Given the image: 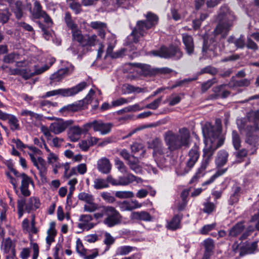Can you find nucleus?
I'll use <instances>...</instances> for the list:
<instances>
[{"mask_svg": "<svg viewBox=\"0 0 259 259\" xmlns=\"http://www.w3.org/2000/svg\"><path fill=\"white\" fill-rule=\"evenodd\" d=\"M221 131V121L219 119H216L215 125L207 122L203 126L202 132L205 138L206 146L203 150V158L200 167L190 180V183L196 182L204 175L205 169L212 160L214 151L224 144L223 139H218Z\"/></svg>", "mask_w": 259, "mask_h": 259, "instance_id": "1", "label": "nucleus"}, {"mask_svg": "<svg viewBox=\"0 0 259 259\" xmlns=\"http://www.w3.org/2000/svg\"><path fill=\"white\" fill-rule=\"evenodd\" d=\"M235 19L234 13L230 11L228 7L226 5L222 6L216 18L218 24L213 31L215 40L213 41L212 45H209L208 47L207 46L206 41L204 40L202 52L208 53L210 57L217 56L219 53L215 41L218 38L221 40L226 37L233 27Z\"/></svg>", "mask_w": 259, "mask_h": 259, "instance_id": "2", "label": "nucleus"}, {"mask_svg": "<svg viewBox=\"0 0 259 259\" xmlns=\"http://www.w3.org/2000/svg\"><path fill=\"white\" fill-rule=\"evenodd\" d=\"M146 20H139L137 22L135 27L131 33L127 37L125 41L126 46L130 51L140 49L137 44L141 37H143L147 33V30L155 27L158 23V16L152 12H148L146 15Z\"/></svg>", "mask_w": 259, "mask_h": 259, "instance_id": "3", "label": "nucleus"}, {"mask_svg": "<svg viewBox=\"0 0 259 259\" xmlns=\"http://www.w3.org/2000/svg\"><path fill=\"white\" fill-rule=\"evenodd\" d=\"M190 137V132L186 127L180 128L178 134L168 131L164 134V137L167 149L171 151L179 150L182 147H188Z\"/></svg>", "mask_w": 259, "mask_h": 259, "instance_id": "4", "label": "nucleus"}, {"mask_svg": "<svg viewBox=\"0 0 259 259\" xmlns=\"http://www.w3.org/2000/svg\"><path fill=\"white\" fill-rule=\"evenodd\" d=\"M100 208V211L94 214L95 218L99 219L106 216L103 223L109 227H112L121 223L122 217L115 207L111 206H101Z\"/></svg>", "mask_w": 259, "mask_h": 259, "instance_id": "5", "label": "nucleus"}, {"mask_svg": "<svg viewBox=\"0 0 259 259\" xmlns=\"http://www.w3.org/2000/svg\"><path fill=\"white\" fill-rule=\"evenodd\" d=\"M149 147L153 150V156L157 165L161 168L165 166L169 152L167 148L164 147L162 141L158 138H155L150 144Z\"/></svg>", "mask_w": 259, "mask_h": 259, "instance_id": "6", "label": "nucleus"}, {"mask_svg": "<svg viewBox=\"0 0 259 259\" xmlns=\"http://www.w3.org/2000/svg\"><path fill=\"white\" fill-rule=\"evenodd\" d=\"M150 54L154 56H157L165 59H172L175 60L180 59L183 53L180 48L177 46L171 45L168 47L162 46L158 50H153Z\"/></svg>", "mask_w": 259, "mask_h": 259, "instance_id": "7", "label": "nucleus"}, {"mask_svg": "<svg viewBox=\"0 0 259 259\" xmlns=\"http://www.w3.org/2000/svg\"><path fill=\"white\" fill-rule=\"evenodd\" d=\"M26 148L31 151V152H28V154L33 165L39 170L40 177H45L47 171L46 162L42 157L37 156V155L41 154V151L38 148L32 146L27 145Z\"/></svg>", "mask_w": 259, "mask_h": 259, "instance_id": "8", "label": "nucleus"}, {"mask_svg": "<svg viewBox=\"0 0 259 259\" xmlns=\"http://www.w3.org/2000/svg\"><path fill=\"white\" fill-rule=\"evenodd\" d=\"M87 87V83L85 81H83L71 88L59 89L47 92L41 98H46L56 95H61L63 97L72 96L82 91Z\"/></svg>", "mask_w": 259, "mask_h": 259, "instance_id": "9", "label": "nucleus"}, {"mask_svg": "<svg viewBox=\"0 0 259 259\" xmlns=\"http://www.w3.org/2000/svg\"><path fill=\"white\" fill-rule=\"evenodd\" d=\"M40 206V200L36 197H31L26 201L24 199L19 200L17 202L18 218H21L24 212V208L28 213L39 208Z\"/></svg>", "mask_w": 259, "mask_h": 259, "instance_id": "10", "label": "nucleus"}, {"mask_svg": "<svg viewBox=\"0 0 259 259\" xmlns=\"http://www.w3.org/2000/svg\"><path fill=\"white\" fill-rule=\"evenodd\" d=\"M113 126V124L107 122L105 123L100 120H94L84 124V130L88 132L93 128L95 132H99L102 135H106L109 133Z\"/></svg>", "mask_w": 259, "mask_h": 259, "instance_id": "11", "label": "nucleus"}, {"mask_svg": "<svg viewBox=\"0 0 259 259\" xmlns=\"http://www.w3.org/2000/svg\"><path fill=\"white\" fill-rule=\"evenodd\" d=\"M10 169L17 178H21L22 179L20 186L21 194L25 197L29 196L31 193L28 189L29 185L30 184H33L31 178L25 173L19 174L18 171L13 168H11Z\"/></svg>", "mask_w": 259, "mask_h": 259, "instance_id": "12", "label": "nucleus"}, {"mask_svg": "<svg viewBox=\"0 0 259 259\" xmlns=\"http://www.w3.org/2000/svg\"><path fill=\"white\" fill-rule=\"evenodd\" d=\"M71 31L72 39L74 41H77L79 43V45L72 44L69 49L74 55H80V50L82 49V46L84 42L85 35H83L81 30L78 29L77 28Z\"/></svg>", "mask_w": 259, "mask_h": 259, "instance_id": "13", "label": "nucleus"}, {"mask_svg": "<svg viewBox=\"0 0 259 259\" xmlns=\"http://www.w3.org/2000/svg\"><path fill=\"white\" fill-rule=\"evenodd\" d=\"M73 123V121L72 120H64L59 119L50 124V128L52 133L58 135L64 132Z\"/></svg>", "mask_w": 259, "mask_h": 259, "instance_id": "14", "label": "nucleus"}, {"mask_svg": "<svg viewBox=\"0 0 259 259\" xmlns=\"http://www.w3.org/2000/svg\"><path fill=\"white\" fill-rule=\"evenodd\" d=\"M73 71V67H66L59 69L56 72L52 74L50 77L49 84L51 86L56 85L60 82L65 76L70 74Z\"/></svg>", "mask_w": 259, "mask_h": 259, "instance_id": "15", "label": "nucleus"}, {"mask_svg": "<svg viewBox=\"0 0 259 259\" xmlns=\"http://www.w3.org/2000/svg\"><path fill=\"white\" fill-rule=\"evenodd\" d=\"M199 156V146L195 143L188 154L186 163L187 169L185 170V173H187L194 166L198 161Z\"/></svg>", "mask_w": 259, "mask_h": 259, "instance_id": "16", "label": "nucleus"}, {"mask_svg": "<svg viewBox=\"0 0 259 259\" xmlns=\"http://www.w3.org/2000/svg\"><path fill=\"white\" fill-rule=\"evenodd\" d=\"M182 40L187 54L192 55L194 52V44L192 36L187 33H183Z\"/></svg>", "mask_w": 259, "mask_h": 259, "instance_id": "17", "label": "nucleus"}, {"mask_svg": "<svg viewBox=\"0 0 259 259\" xmlns=\"http://www.w3.org/2000/svg\"><path fill=\"white\" fill-rule=\"evenodd\" d=\"M88 132H85L84 130V125L82 128L80 127L79 126H73L69 128L68 135L70 140L72 142L77 141L80 137L82 134L86 133Z\"/></svg>", "mask_w": 259, "mask_h": 259, "instance_id": "18", "label": "nucleus"}, {"mask_svg": "<svg viewBox=\"0 0 259 259\" xmlns=\"http://www.w3.org/2000/svg\"><path fill=\"white\" fill-rule=\"evenodd\" d=\"M93 218L90 214H82L80 216L79 221L81 223L78 224L77 227L82 230H89L94 227V225L90 222Z\"/></svg>", "mask_w": 259, "mask_h": 259, "instance_id": "19", "label": "nucleus"}, {"mask_svg": "<svg viewBox=\"0 0 259 259\" xmlns=\"http://www.w3.org/2000/svg\"><path fill=\"white\" fill-rule=\"evenodd\" d=\"M92 28L98 30V34L101 38L104 39L105 37V30L107 28V24L101 21H92L89 25Z\"/></svg>", "mask_w": 259, "mask_h": 259, "instance_id": "20", "label": "nucleus"}, {"mask_svg": "<svg viewBox=\"0 0 259 259\" xmlns=\"http://www.w3.org/2000/svg\"><path fill=\"white\" fill-rule=\"evenodd\" d=\"M97 169L101 172L107 174L110 172L111 169V164L109 160L106 158L103 157L97 161Z\"/></svg>", "mask_w": 259, "mask_h": 259, "instance_id": "21", "label": "nucleus"}, {"mask_svg": "<svg viewBox=\"0 0 259 259\" xmlns=\"http://www.w3.org/2000/svg\"><path fill=\"white\" fill-rule=\"evenodd\" d=\"M2 249L5 254L6 255L13 254L16 253L15 244L10 238L6 239L3 242Z\"/></svg>", "mask_w": 259, "mask_h": 259, "instance_id": "22", "label": "nucleus"}, {"mask_svg": "<svg viewBox=\"0 0 259 259\" xmlns=\"http://www.w3.org/2000/svg\"><path fill=\"white\" fill-rule=\"evenodd\" d=\"M183 217L182 214L175 215L169 221L167 222V229L171 231H176L180 229L181 228V222Z\"/></svg>", "mask_w": 259, "mask_h": 259, "instance_id": "23", "label": "nucleus"}, {"mask_svg": "<svg viewBox=\"0 0 259 259\" xmlns=\"http://www.w3.org/2000/svg\"><path fill=\"white\" fill-rule=\"evenodd\" d=\"M229 154L228 153L224 150H220L215 158V164L217 167H221L223 166L228 161Z\"/></svg>", "mask_w": 259, "mask_h": 259, "instance_id": "24", "label": "nucleus"}, {"mask_svg": "<svg viewBox=\"0 0 259 259\" xmlns=\"http://www.w3.org/2000/svg\"><path fill=\"white\" fill-rule=\"evenodd\" d=\"M258 137L257 136L253 135L251 133H247L245 139V142L249 146H253V150L250 153V155L254 154L256 152L257 147Z\"/></svg>", "mask_w": 259, "mask_h": 259, "instance_id": "25", "label": "nucleus"}, {"mask_svg": "<svg viewBox=\"0 0 259 259\" xmlns=\"http://www.w3.org/2000/svg\"><path fill=\"white\" fill-rule=\"evenodd\" d=\"M257 242H253L251 243H247L245 245L242 247L240 255L246 254H253L258 251Z\"/></svg>", "mask_w": 259, "mask_h": 259, "instance_id": "26", "label": "nucleus"}, {"mask_svg": "<svg viewBox=\"0 0 259 259\" xmlns=\"http://www.w3.org/2000/svg\"><path fill=\"white\" fill-rule=\"evenodd\" d=\"M245 229L243 222H240L235 224L229 232V236L236 237L240 235Z\"/></svg>", "mask_w": 259, "mask_h": 259, "instance_id": "27", "label": "nucleus"}, {"mask_svg": "<svg viewBox=\"0 0 259 259\" xmlns=\"http://www.w3.org/2000/svg\"><path fill=\"white\" fill-rule=\"evenodd\" d=\"M131 65L141 69L143 73L146 76L155 75V68H151L150 65L141 63H131Z\"/></svg>", "mask_w": 259, "mask_h": 259, "instance_id": "28", "label": "nucleus"}, {"mask_svg": "<svg viewBox=\"0 0 259 259\" xmlns=\"http://www.w3.org/2000/svg\"><path fill=\"white\" fill-rule=\"evenodd\" d=\"M127 164L128 165L130 169L135 173L140 174L142 172V167L139 164V161L138 159L136 158L134 156H133L131 159H129Z\"/></svg>", "mask_w": 259, "mask_h": 259, "instance_id": "29", "label": "nucleus"}, {"mask_svg": "<svg viewBox=\"0 0 259 259\" xmlns=\"http://www.w3.org/2000/svg\"><path fill=\"white\" fill-rule=\"evenodd\" d=\"M132 218L135 220L144 221H150L152 219L150 214L148 212L144 211L133 212L132 213Z\"/></svg>", "mask_w": 259, "mask_h": 259, "instance_id": "30", "label": "nucleus"}, {"mask_svg": "<svg viewBox=\"0 0 259 259\" xmlns=\"http://www.w3.org/2000/svg\"><path fill=\"white\" fill-rule=\"evenodd\" d=\"M23 9L24 6L22 3L20 1H16L12 6V11L18 19H20L22 17Z\"/></svg>", "mask_w": 259, "mask_h": 259, "instance_id": "31", "label": "nucleus"}, {"mask_svg": "<svg viewBox=\"0 0 259 259\" xmlns=\"http://www.w3.org/2000/svg\"><path fill=\"white\" fill-rule=\"evenodd\" d=\"M29 221L28 219H25L22 223V227L23 230L29 233L30 235L32 234H36L38 232V229L35 227V225H31V227H29Z\"/></svg>", "mask_w": 259, "mask_h": 259, "instance_id": "32", "label": "nucleus"}, {"mask_svg": "<svg viewBox=\"0 0 259 259\" xmlns=\"http://www.w3.org/2000/svg\"><path fill=\"white\" fill-rule=\"evenodd\" d=\"M99 42L97 35L93 34L92 35H85L84 42L82 46V49L84 47H94Z\"/></svg>", "mask_w": 259, "mask_h": 259, "instance_id": "33", "label": "nucleus"}, {"mask_svg": "<svg viewBox=\"0 0 259 259\" xmlns=\"http://www.w3.org/2000/svg\"><path fill=\"white\" fill-rule=\"evenodd\" d=\"M250 84V80L246 78L240 80H231L228 84L230 87H248Z\"/></svg>", "mask_w": 259, "mask_h": 259, "instance_id": "34", "label": "nucleus"}, {"mask_svg": "<svg viewBox=\"0 0 259 259\" xmlns=\"http://www.w3.org/2000/svg\"><path fill=\"white\" fill-rule=\"evenodd\" d=\"M46 12L42 11V7L40 3L36 1L34 3V8L32 11V15L35 19L41 18V16L45 14Z\"/></svg>", "mask_w": 259, "mask_h": 259, "instance_id": "35", "label": "nucleus"}, {"mask_svg": "<svg viewBox=\"0 0 259 259\" xmlns=\"http://www.w3.org/2000/svg\"><path fill=\"white\" fill-rule=\"evenodd\" d=\"M227 170V168L219 169L208 180L205 181L202 186L209 185L213 183L215 179L224 175Z\"/></svg>", "mask_w": 259, "mask_h": 259, "instance_id": "36", "label": "nucleus"}, {"mask_svg": "<svg viewBox=\"0 0 259 259\" xmlns=\"http://www.w3.org/2000/svg\"><path fill=\"white\" fill-rule=\"evenodd\" d=\"M7 120L10 126V129L12 131L19 130L20 129L19 120L15 115L11 114Z\"/></svg>", "mask_w": 259, "mask_h": 259, "instance_id": "37", "label": "nucleus"}, {"mask_svg": "<svg viewBox=\"0 0 259 259\" xmlns=\"http://www.w3.org/2000/svg\"><path fill=\"white\" fill-rule=\"evenodd\" d=\"M94 188L96 190L102 189L109 187L106 179L96 178L94 180Z\"/></svg>", "mask_w": 259, "mask_h": 259, "instance_id": "38", "label": "nucleus"}, {"mask_svg": "<svg viewBox=\"0 0 259 259\" xmlns=\"http://www.w3.org/2000/svg\"><path fill=\"white\" fill-rule=\"evenodd\" d=\"M134 175L129 173L126 176H121L118 178L119 186H126L132 183Z\"/></svg>", "mask_w": 259, "mask_h": 259, "instance_id": "39", "label": "nucleus"}, {"mask_svg": "<svg viewBox=\"0 0 259 259\" xmlns=\"http://www.w3.org/2000/svg\"><path fill=\"white\" fill-rule=\"evenodd\" d=\"M203 212L207 214H211L215 210V204L213 202H210L208 200H206V201L203 203Z\"/></svg>", "mask_w": 259, "mask_h": 259, "instance_id": "40", "label": "nucleus"}, {"mask_svg": "<svg viewBox=\"0 0 259 259\" xmlns=\"http://www.w3.org/2000/svg\"><path fill=\"white\" fill-rule=\"evenodd\" d=\"M64 21L67 27L71 30L77 28V25L72 20L71 14L69 12H67L65 13Z\"/></svg>", "mask_w": 259, "mask_h": 259, "instance_id": "41", "label": "nucleus"}, {"mask_svg": "<svg viewBox=\"0 0 259 259\" xmlns=\"http://www.w3.org/2000/svg\"><path fill=\"white\" fill-rule=\"evenodd\" d=\"M135 98V97H131L128 98H119L115 100L112 101L111 104L113 107H116L122 105L123 104L131 102Z\"/></svg>", "mask_w": 259, "mask_h": 259, "instance_id": "42", "label": "nucleus"}, {"mask_svg": "<svg viewBox=\"0 0 259 259\" xmlns=\"http://www.w3.org/2000/svg\"><path fill=\"white\" fill-rule=\"evenodd\" d=\"M232 143L234 148L237 150L241 147V139L239 134L236 131H233L232 133Z\"/></svg>", "mask_w": 259, "mask_h": 259, "instance_id": "43", "label": "nucleus"}, {"mask_svg": "<svg viewBox=\"0 0 259 259\" xmlns=\"http://www.w3.org/2000/svg\"><path fill=\"white\" fill-rule=\"evenodd\" d=\"M20 115L22 116H29L31 120H32L33 118L37 119L40 118V115L38 114L27 109H22L20 113Z\"/></svg>", "mask_w": 259, "mask_h": 259, "instance_id": "44", "label": "nucleus"}, {"mask_svg": "<svg viewBox=\"0 0 259 259\" xmlns=\"http://www.w3.org/2000/svg\"><path fill=\"white\" fill-rule=\"evenodd\" d=\"M81 109V106L80 103L79 104H72L65 106L60 109V112L68 111H77Z\"/></svg>", "mask_w": 259, "mask_h": 259, "instance_id": "45", "label": "nucleus"}, {"mask_svg": "<svg viewBox=\"0 0 259 259\" xmlns=\"http://www.w3.org/2000/svg\"><path fill=\"white\" fill-rule=\"evenodd\" d=\"M204 250L213 252L215 247L214 241L211 238H207L204 240L202 243Z\"/></svg>", "mask_w": 259, "mask_h": 259, "instance_id": "46", "label": "nucleus"}, {"mask_svg": "<svg viewBox=\"0 0 259 259\" xmlns=\"http://www.w3.org/2000/svg\"><path fill=\"white\" fill-rule=\"evenodd\" d=\"M78 198L80 200L85 202L87 203H91L94 201V196L90 194L85 192H81L78 194Z\"/></svg>", "mask_w": 259, "mask_h": 259, "instance_id": "47", "label": "nucleus"}, {"mask_svg": "<svg viewBox=\"0 0 259 259\" xmlns=\"http://www.w3.org/2000/svg\"><path fill=\"white\" fill-rule=\"evenodd\" d=\"M135 247L130 246H122L117 249L116 254L118 255H126L131 252Z\"/></svg>", "mask_w": 259, "mask_h": 259, "instance_id": "48", "label": "nucleus"}, {"mask_svg": "<svg viewBox=\"0 0 259 259\" xmlns=\"http://www.w3.org/2000/svg\"><path fill=\"white\" fill-rule=\"evenodd\" d=\"M101 206L99 207L98 205L92 201L91 203H88L87 204H85L83 206V210L84 211L87 212H94L96 210L99 209L100 210Z\"/></svg>", "mask_w": 259, "mask_h": 259, "instance_id": "49", "label": "nucleus"}, {"mask_svg": "<svg viewBox=\"0 0 259 259\" xmlns=\"http://www.w3.org/2000/svg\"><path fill=\"white\" fill-rule=\"evenodd\" d=\"M55 60L52 59L50 62L49 65H45L44 66L37 68L36 66H35V71L33 72L35 73V75L40 74L47 70L50 68V67L54 63Z\"/></svg>", "mask_w": 259, "mask_h": 259, "instance_id": "50", "label": "nucleus"}, {"mask_svg": "<svg viewBox=\"0 0 259 259\" xmlns=\"http://www.w3.org/2000/svg\"><path fill=\"white\" fill-rule=\"evenodd\" d=\"M217 82V79L213 78L211 79H209L206 82H204L201 84V91L203 93L206 92L213 84Z\"/></svg>", "mask_w": 259, "mask_h": 259, "instance_id": "51", "label": "nucleus"}, {"mask_svg": "<svg viewBox=\"0 0 259 259\" xmlns=\"http://www.w3.org/2000/svg\"><path fill=\"white\" fill-rule=\"evenodd\" d=\"M20 75L26 80L29 79L35 75V73L31 72L29 68H20Z\"/></svg>", "mask_w": 259, "mask_h": 259, "instance_id": "52", "label": "nucleus"}, {"mask_svg": "<svg viewBox=\"0 0 259 259\" xmlns=\"http://www.w3.org/2000/svg\"><path fill=\"white\" fill-rule=\"evenodd\" d=\"M10 13L8 9L0 10V22L6 23L9 20Z\"/></svg>", "mask_w": 259, "mask_h": 259, "instance_id": "53", "label": "nucleus"}, {"mask_svg": "<svg viewBox=\"0 0 259 259\" xmlns=\"http://www.w3.org/2000/svg\"><path fill=\"white\" fill-rule=\"evenodd\" d=\"M115 195L119 198H128L134 196V193L131 191H116Z\"/></svg>", "mask_w": 259, "mask_h": 259, "instance_id": "54", "label": "nucleus"}, {"mask_svg": "<svg viewBox=\"0 0 259 259\" xmlns=\"http://www.w3.org/2000/svg\"><path fill=\"white\" fill-rule=\"evenodd\" d=\"M18 54L15 53H11L4 56L3 61L6 63H12L17 58Z\"/></svg>", "mask_w": 259, "mask_h": 259, "instance_id": "55", "label": "nucleus"}, {"mask_svg": "<svg viewBox=\"0 0 259 259\" xmlns=\"http://www.w3.org/2000/svg\"><path fill=\"white\" fill-rule=\"evenodd\" d=\"M217 69L211 66H207L200 70V74L208 73L211 75H215L217 73Z\"/></svg>", "mask_w": 259, "mask_h": 259, "instance_id": "56", "label": "nucleus"}, {"mask_svg": "<svg viewBox=\"0 0 259 259\" xmlns=\"http://www.w3.org/2000/svg\"><path fill=\"white\" fill-rule=\"evenodd\" d=\"M161 101L162 97L155 99L151 103L147 104L145 107L148 109L155 110L159 107Z\"/></svg>", "mask_w": 259, "mask_h": 259, "instance_id": "57", "label": "nucleus"}, {"mask_svg": "<svg viewBox=\"0 0 259 259\" xmlns=\"http://www.w3.org/2000/svg\"><path fill=\"white\" fill-rule=\"evenodd\" d=\"M234 45L237 49L244 48L246 45L244 36L241 35L239 38L236 39Z\"/></svg>", "mask_w": 259, "mask_h": 259, "instance_id": "58", "label": "nucleus"}, {"mask_svg": "<svg viewBox=\"0 0 259 259\" xmlns=\"http://www.w3.org/2000/svg\"><path fill=\"white\" fill-rule=\"evenodd\" d=\"M69 7L76 14L80 13L82 11L81 5L74 1L70 4Z\"/></svg>", "mask_w": 259, "mask_h": 259, "instance_id": "59", "label": "nucleus"}, {"mask_svg": "<svg viewBox=\"0 0 259 259\" xmlns=\"http://www.w3.org/2000/svg\"><path fill=\"white\" fill-rule=\"evenodd\" d=\"M246 47L248 49L252 50L253 51H256L258 49L257 44L249 37H247V38Z\"/></svg>", "mask_w": 259, "mask_h": 259, "instance_id": "60", "label": "nucleus"}, {"mask_svg": "<svg viewBox=\"0 0 259 259\" xmlns=\"http://www.w3.org/2000/svg\"><path fill=\"white\" fill-rule=\"evenodd\" d=\"M115 164L117 168L121 172L124 173L127 171V168L124 163L118 159L115 160Z\"/></svg>", "mask_w": 259, "mask_h": 259, "instance_id": "61", "label": "nucleus"}, {"mask_svg": "<svg viewBox=\"0 0 259 259\" xmlns=\"http://www.w3.org/2000/svg\"><path fill=\"white\" fill-rule=\"evenodd\" d=\"M104 243L108 246L112 245L115 241V239L109 233H105L104 235Z\"/></svg>", "mask_w": 259, "mask_h": 259, "instance_id": "62", "label": "nucleus"}, {"mask_svg": "<svg viewBox=\"0 0 259 259\" xmlns=\"http://www.w3.org/2000/svg\"><path fill=\"white\" fill-rule=\"evenodd\" d=\"M101 196L104 200L108 203H113L115 200V198L108 192H103L101 193Z\"/></svg>", "mask_w": 259, "mask_h": 259, "instance_id": "63", "label": "nucleus"}, {"mask_svg": "<svg viewBox=\"0 0 259 259\" xmlns=\"http://www.w3.org/2000/svg\"><path fill=\"white\" fill-rule=\"evenodd\" d=\"M59 159V157L57 155L53 153H50L48 154L47 157L48 162L51 164H54V163H58L57 161Z\"/></svg>", "mask_w": 259, "mask_h": 259, "instance_id": "64", "label": "nucleus"}]
</instances>
